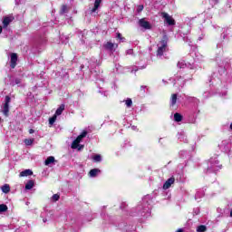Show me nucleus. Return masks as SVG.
Segmentation results:
<instances>
[{
  "label": "nucleus",
  "instance_id": "obj_1",
  "mask_svg": "<svg viewBox=\"0 0 232 232\" xmlns=\"http://www.w3.org/2000/svg\"><path fill=\"white\" fill-rule=\"evenodd\" d=\"M168 50V39L164 38L161 41H160L157 44L156 55L158 59H162V57L166 55Z\"/></svg>",
  "mask_w": 232,
  "mask_h": 232
},
{
  "label": "nucleus",
  "instance_id": "obj_2",
  "mask_svg": "<svg viewBox=\"0 0 232 232\" xmlns=\"http://www.w3.org/2000/svg\"><path fill=\"white\" fill-rule=\"evenodd\" d=\"M219 169H222V165H220L218 160H217V158H211L208 161V172L216 173V171Z\"/></svg>",
  "mask_w": 232,
  "mask_h": 232
},
{
  "label": "nucleus",
  "instance_id": "obj_3",
  "mask_svg": "<svg viewBox=\"0 0 232 232\" xmlns=\"http://www.w3.org/2000/svg\"><path fill=\"white\" fill-rule=\"evenodd\" d=\"M88 135V131L83 130L77 138L74 140L72 143V150H82L84 148L83 145H80L81 141Z\"/></svg>",
  "mask_w": 232,
  "mask_h": 232
},
{
  "label": "nucleus",
  "instance_id": "obj_4",
  "mask_svg": "<svg viewBox=\"0 0 232 232\" xmlns=\"http://www.w3.org/2000/svg\"><path fill=\"white\" fill-rule=\"evenodd\" d=\"M11 101H12V99L10 98V96H5V102L4 104L3 111H2V112L4 113V115L5 117H8V113L10 112V102Z\"/></svg>",
  "mask_w": 232,
  "mask_h": 232
},
{
  "label": "nucleus",
  "instance_id": "obj_5",
  "mask_svg": "<svg viewBox=\"0 0 232 232\" xmlns=\"http://www.w3.org/2000/svg\"><path fill=\"white\" fill-rule=\"evenodd\" d=\"M161 17L164 19V22L167 23L169 26H174L175 19L168 13H161Z\"/></svg>",
  "mask_w": 232,
  "mask_h": 232
},
{
  "label": "nucleus",
  "instance_id": "obj_6",
  "mask_svg": "<svg viewBox=\"0 0 232 232\" xmlns=\"http://www.w3.org/2000/svg\"><path fill=\"white\" fill-rule=\"evenodd\" d=\"M105 50H109L110 52H115V48H118L119 44H113L111 42H107L104 44Z\"/></svg>",
  "mask_w": 232,
  "mask_h": 232
},
{
  "label": "nucleus",
  "instance_id": "obj_7",
  "mask_svg": "<svg viewBox=\"0 0 232 232\" xmlns=\"http://www.w3.org/2000/svg\"><path fill=\"white\" fill-rule=\"evenodd\" d=\"M139 24L140 26H141V28H144L145 30H150L151 28V24H150V22L146 21V19L144 18L140 19Z\"/></svg>",
  "mask_w": 232,
  "mask_h": 232
},
{
  "label": "nucleus",
  "instance_id": "obj_8",
  "mask_svg": "<svg viewBox=\"0 0 232 232\" xmlns=\"http://www.w3.org/2000/svg\"><path fill=\"white\" fill-rule=\"evenodd\" d=\"M175 184V178H169L163 185V189H169L171 185Z\"/></svg>",
  "mask_w": 232,
  "mask_h": 232
},
{
  "label": "nucleus",
  "instance_id": "obj_9",
  "mask_svg": "<svg viewBox=\"0 0 232 232\" xmlns=\"http://www.w3.org/2000/svg\"><path fill=\"white\" fill-rule=\"evenodd\" d=\"M11 68H15L17 66V53H11Z\"/></svg>",
  "mask_w": 232,
  "mask_h": 232
},
{
  "label": "nucleus",
  "instance_id": "obj_10",
  "mask_svg": "<svg viewBox=\"0 0 232 232\" xmlns=\"http://www.w3.org/2000/svg\"><path fill=\"white\" fill-rule=\"evenodd\" d=\"M178 94L173 93L170 97V108H176L177 107V101H178Z\"/></svg>",
  "mask_w": 232,
  "mask_h": 232
},
{
  "label": "nucleus",
  "instance_id": "obj_11",
  "mask_svg": "<svg viewBox=\"0 0 232 232\" xmlns=\"http://www.w3.org/2000/svg\"><path fill=\"white\" fill-rule=\"evenodd\" d=\"M14 21V16H5L3 20L4 27L6 28Z\"/></svg>",
  "mask_w": 232,
  "mask_h": 232
},
{
  "label": "nucleus",
  "instance_id": "obj_12",
  "mask_svg": "<svg viewBox=\"0 0 232 232\" xmlns=\"http://www.w3.org/2000/svg\"><path fill=\"white\" fill-rule=\"evenodd\" d=\"M55 162V158L53 156H50L45 160V166H50V164H53Z\"/></svg>",
  "mask_w": 232,
  "mask_h": 232
},
{
  "label": "nucleus",
  "instance_id": "obj_13",
  "mask_svg": "<svg viewBox=\"0 0 232 232\" xmlns=\"http://www.w3.org/2000/svg\"><path fill=\"white\" fill-rule=\"evenodd\" d=\"M30 175H34L31 169H25L20 173V177H30Z\"/></svg>",
  "mask_w": 232,
  "mask_h": 232
},
{
  "label": "nucleus",
  "instance_id": "obj_14",
  "mask_svg": "<svg viewBox=\"0 0 232 232\" xmlns=\"http://www.w3.org/2000/svg\"><path fill=\"white\" fill-rule=\"evenodd\" d=\"M141 215L142 217H150V215H151V208H150V207L143 208Z\"/></svg>",
  "mask_w": 232,
  "mask_h": 232
},
{
  "label": "nucleus",
  "instance_id": "obj_15",
  "mask_svg": "<svg viewBox=\"0 0 232 232\" xmlns=\"http://www.w3.org/2000/svg\"><path fill=\"white\" fill-rule=\"evenodd\" d=\"M63 111H64V104H62V105H60V107L56 110L54 115L57 117V116H59V115H62Z\"/></svg>",
  "mask_w": 232,
  "mask_h": 232
},
{
  "label": "nucleus",
  "instance_id": "obj_16",
  "mask_svg": "<svg viewBox=\"0 0 232 232\" xmlns=\"http://www.w3.org/2000/svg\"><path fill=\"white\" fill-rule=\"evenodd\" d=\"M99 173H101V169H93L90 170L89 175H90V177H95L96 175H99Z\"/></svg>",
  "mask_w": 232,
  "mask_h": 232
},
{
  "label": "nucleus",
  "instance_id": "obj_17",
  "mask_svg": "<svg viewBox=\"0 0 232 232\" xmlns=\"http://www.w3.org/2000/svg\"><path fill=\"white\" fill-rule=\"evenodd\" d=\"M101 3H102V0H95L92 12H97V10L99 9V6H101Z\"/></svg>",
  "mask_w": 232,
  "mask_h": 232
},
{
  "label": "nucleus",
  "instance_id": "obj_18",
  "mask_svg": "<svg viewBox=\"0 0 232 232\" xmlns=\"http://www.w3.org/2000/svg\"><path fill=\"white\" fill-rule=\"evenodd\" d=\"M34 180H29L26 184H25V189H32L34 186Z\"/></svg>",
  "mask_w": 232,
  "mask_h": 232
},
{
  "label": "nucleus",
  "instance_id": "obj_19",
  "mask_svg": "<svg viewBox=\"0 0 232 232\" xmlns=\"http://www.w3.org/2000/svg\"><path fill=\"white\" fill-rule=\"evenodd\" d=\"M174 120L176 122H180L182 121V115H180L179 112H176L174 114Z\"/></svg>",
  "mask_w": 232,
  "mask_h": 232
},
{
  "label": "nucleus",
  "instance_id": "obj_20",
  "mask_svg": "<svg viewBox=\"0 0 232 232\" xmlns=\"http://www.w3.org/2000/svg\"><path fill=\"white\" fill-rule=\"evenodd\" d=\"M3 193H10V185L5 184L1 188Z\"/></svg>",
  "mask_w": 232,
  "mask_h": 232
},
{
  "label": "nucleus",
  "instance_id": "obj_21",
  "mask_svg": "<svg viewBox=\"0 0 232 232\" xmlns=\"http://www.w3.org/2000/svg\"><path fill=\"white\" fill-rule=\"evenodd\" d=\"M208 231V227L204 225H200L197 227V232H206Z\"/></svg>",
  "mask_w": 232,
  "mask_h": 232
},
{
  "label": "nucleus",
  "instance_id": "obj_22",
  "mask_svg": "<svg viewBox=\"0 0 232 232\" xmlns=\"http://www.w3.org/2000/svg\"><path fill=\"white\" fill-rule=\"evenodd\" d=\"M34 140H35L34 139H25L24 142L25 146H32Z\"/></svg>",
  "mask_w": 232,
  "mask_h": 232
},
{
  "label": "nucleus",
  "instance_id": "obj_23",
  "mask_svg": "<svg viewBox=\"0 0 232 232\" xmlns=\"http://www.w3.org/2000/svg\"><path fill=\"white\" fill-rule=\"evenodd\" d=\"M8 211V207L5 204H0V214Z\"/></svg>",
  "mask_w": 232,
  "mask_h": 232
},
{
  "label": "nucleus",
  "instance_id": "obj_24",
  "mask_svg": "<svg viewBox=\"0 0 232 232\" xmlns=\"http://www.w3.org/2000/svg\"><path fill=\"white\" fill-rule=\"evenodd\" d=\"M55 121H57V116L54 114L52 118L49 119V124L53 126V124L55 123Z\"/></svg>",
  "mask_w": 232,
  "mask_h": 232
},
{
  "label": "nucleus",
  "instance_id": "obj_25",
  "mask_svg": "<svg viewBox=\"0 0 232 232\" xmlns=\"http://www.w3.org/2000/svg\"><path fill=\"white\" fill-rule=\"evenodd\" d=\"M125 104H126L127 108H131V105L133 104V102L131 101V99H127L125 101Z\"/></svg>",
  "mask_w": 232,
  "mask_h": 232
},
{
  "label": "nucleus",
  "instance_id": "obj_26",
  "mask_svg": "<svg viewBox=\"0 0 232 232\" xmlns=\"http://www.w3.org/2000/svg\"><path fill=\"white\" fill-rule=\"evenodd\" d=\"M178 68H186V62L184 61H179L178 63Z\"/></svg>",
  "mask_w": 232,
  "mask_h": 232
},
{
  "label": "nucleus",
  "instance_id": "obj_27",
  "mask_svg": "<svg viewBox=\"0 0 232 232\" xmlns=\"http://www.w3.org/2000/svg\"><path fill=\"white\" fill-rule=\"evenodd\" d=\"M93 160L95 162H101V160H102V159L101 158V155L96 154L95 156H93Z\"/></svg>",
  "mask_w": 232,
  "mask_h": 232
},
{
  "label": "nucleus",
  "instance_id": "obj_28",
  "mask_svg": "<svg viewBox=\"0 0 232 232\" xmlns=\"http://www.w3.org/2000/svg\"><path fill=\"white\" fill-rule=\"evenodd\" d=\"M117 39H120L121 43H124V41L126 40V38L122 37V34H121L120 33L117 34Z\"/></svg>",
  "mask_w": 232,
  "mask_h": 232
},
{
  "label": "nucleus",
  "instance_id": "obj_29",
  "mask_svg": "<svg viewBox=\"0 0 232 232\" xmlns=\"http://www.w3.org/2000/svg\"><path fill=\"white\" fill-rule=\"evenodd\" d=\"M144 10V5H138L137 7V12L138 14H140Z\"/></svg>",
  "mask_w": 232,
  "mask_h": 232
},
{
  "label": "nucleus",
  "instance_id": "obj_30",
  "mask_svg": "<svg viewBox=\"0 0 232 232\" xmlns=\"http://www.w3.org/2000/svg\"><path fill=\"white\" fill-rule=\"evenodd\" d=\"M53 200H54V202H57V200H59L60 197L59 194H54L52 197Z\"/></svg>",
  "mask_w": 232,
  "mask_h": 232
},
{
  "label": "nucleus",
  "instance_id": "obj_31",
  "mask_svg": "<svg viewBox=\"0 0 232 232\" xmlns=\"http://www.w3.org/2000/svg\"><path fill=\"white\" fill-rule=\"evenodd\" d=\"M176 84H179V86H184V80H178L176 81Z\"/></svg>",
  "mask_w": 232,
  "mask_h": 232
},
{
  "label": "nucleus",
  "instance_id": "obj_32",
  "mask_svg": "<svg viewBox=\"0 0 232 232\" xmlns=\"http://www.w3.org/2000/svg\"><path fill=\"white\" fill-rule=\"evenodd\" d=\"M200 197H204V193H201V195H200V192H197L196 198H200Z\"/></svg>",
  "mask_w": 232,
  "mask_h": 232
},
{
  "label": "nucleus",
  "instance_id": "obj_33",
  "mask_svg": "<svg viewBox=\"0 0 232 232\" xmlns=\"http://www.w3.org/2000/svg\"><path fill=\"white\" fill-rule=\"evenodd\" d=\"M188 101H193L194 102H198V100L197 98H194V97H189Z\"/></svg>",
  "mask_w": 232,
  "mask_h": 232
},
{
  "label": "nucleus",
  "instance_id": "obj_34",
  "mask_svg": "<svg viewBox=\"0 0 232 232\" xmlns=\"http://www.w3.org/2000/svg\"><path fill=\"white\" fill-rule=\"evenodd\" d=\"M66 10H67L66 5H63V6H62V14L66 13Z\"/></svg>",
  "mask_w": 232,
  "mask_h": 232
},
{
  "label": "nucleus",
  "instance_id": "obj_35",
  "mask_svg": "<svg viewBox=\"0 0 232 232\" xmlns=\"http://www.w3.org/2000/svg\"><path fill=\"white\" fill-rule=\"evenodd\" d=\"M14 83H15V84H21V80L16 79V80L14 81ZM14 83H13V86H15Z\"/></svg>",
  "mask_w": 232,
  "mask_h": 232
},
{
  "label": "nucleus",
  "instance_id": "obj_36",
  "mask_svg": "<svg viewBox=\"0 0 232 232\" xmlns=\"http://www.w3.org/2000/svg\"><path fill=\"white\" fill-rule=\"evenodd\" d=\"M35 130H34L33 129L29 130V133L32 134V133H34Z\"/></svg>",
  "mask_w": 232,
  "mask_h": 232
},
{
  "label": "nucleus",
  "instance_id": "obj_37",
  "mask_svg": "<svg viewBox=\"0 0 232 232\" xmlns=\"http://www.w3.org/2000/svg\"><path fill=\"white\" fill-rule=\"evenodd\" d=\"M2 32H3V27L0 26V34H2Z\"/></svg>",
  "mask_w": 232,
  "mask_h": 232
},
{
  "label": "nucleus",
  "instance_id": "obj_38",
  "mask_svg": "<svg viewBox=\"0 0 232 232\" xmlns=\"http://www.w3.org/2000/svg\"><path fill=\"white\" fill-rule=\"evenodd\" d=\"M138 70H139V69H134V70H132L131 72H138Z\"/></svg>",
  "mask_w": 232,
  "mask_h": 232
},
{
  "label": "nucleus",
  "instance_id": "obj_39",
  "mask_svg": "<svg viewBox=\"0 0 232 232\" xmlns=\"http://www.w3.org/2000/svg\"><path fill=\"white\" fill-rule=\"evenodd\" d=\"M223 39H226V34H223Z\"/></svg>",
  "mask_w": 232,
  "mask_h": 232
},
{
  "label": "nucleus",
  "instance_id": "obj_40",
  "mask_svg": "<svg viewBox=\"0 0 232 232\" xmlns=\"http://www.w3.org/2000/svg\"><path fill=\"white\" fill-rule=\"evenodd\" d=\"M131 52H133L132 50H129V53H131Z\"/></svg>",
  "mask_w": 232,
  "mask_h": 232
},
{
  "label": "nucleus",
  "instance_id": "obj_41",
  "mask_svg": "<svg viewBox=\"0 0 232 232\" xmlns=\"http://www.w3.org/2000/svg\"><path fill=\"white\" fill-rule=\"evenodd\" d=\"M43 222H46V218H44V219H43Z\"/></svg>",
  "mask_w": 232,
  "mask_h": 232
},
{
  "label": "nucleus",
  "instance_id": "obj_42",
  "mask_svg": "<svg viewBox=\"0 0 232 232\" xmlns=\"http://www.w3.org/2000/svg\"><path fill=\"white\" fill-rule=\"evenodd\" d=\"M230 217H232V209H231V211H230Z\"/></svg>",
  "mask_w": 232,
  "mask_h": 232
},
{
  "label": "nucleus",
  "instance_id": "obj_43",
  "mask_svg": "<svg viewBox=\"0 0 232 232\" xmlns=\"http://www.w3.org/2000/svg\"><path fill=\"white\" fill-rule=\"evenodd\" d=\"M81 68H82H82H84V65H82Z\"/></svg>",
  "mask_w": 232,
  "mask_h": 232
},
{
  "label": "nucleus",
  "instance_id": "obj_44",
  "mask_svg": "<svg viewBox=\"0 0 232 232\" xmlns=\"http://www.w3.org/2000/svg\"><path fill=\"white\" fill-rule=\"evenodd\" d=\"M230 130H232V123L230 124Z\"/></svg>",
  "mask_w": 232,
  "mask_h": 232
},
{
  "label": "nucleus",
  "instance_id": "obj_45",
  "mask_svg": "<svg viewBox=\"0 0 232 232\" xmlns=\"http://www.w3.org/2000/svg\"><path fill=\"white\" fill-rule=\"evenodd\" d=\"M196 215H198V211L196 213Z\"/></svg>",
  "mask_w": 232,
  "mask_h": 232
}]
</instances>
